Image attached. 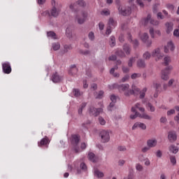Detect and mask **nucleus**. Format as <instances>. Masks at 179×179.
I'll use <instances>...</instances> for the list:
<instances>
[{
    "label": "nucleus",
    "mask_w": 179,
    "mask_h": 179,
    "mask_svg": "<svg viewBox=\"0 0 179 179\" xmlns=\"http://www.w3.org/2000/svg\"><path fill=\"white\" fill-rule=\"evenodd\" d=\"M108 88L110 90H114V89H117L120 93H124V96L127 97L134 94L135 92H139V88H136L134 85H132L133 90H129V85L128 84H121L118 85L117 83L108 85ZM135 90V91H134Z\"/></svg>",
    "instance_id": "1"
},
{
    "label": "nucleus",
    "mask_w": 179,
    "mask_h": 179,
    "mask_svg": "<svg viewBox=\"0 0 179 179\" xmlns=\"http://www.w3.org/2000/svg\"><path fill=\"white\" fill-rule=\"evenodd\" d=\"M131 113H134V114L130 115L131 120H135L138 118V117L139 118H143V120H152V116H150L146 113H140L139 112H138V110L135 109V108H131Z\"/></svg>",
    "instance_id": "2"
},
{
    "label": "nucleus",
    "mask_w": 179,
    "mask_h": 179,
    "mask_svg": "<svg viewBox=\"0 0 179 179\" xmlns=\"http://www.w3.org/2000/svg\"><path fill=\"white\" fill-rule=\"evenodd\" d=\"M51 5L52 8L50 10V15L53 16V17H57L61 12V9L59 8L61 4L57 3L55 0H52Z\"/></svg>",
    "instance_id": "3"
},
{
    "label": "nucleus",
    "mask_w": 179,
    "mask_h": 179,
    "mask_svg": "<svg viewBox=\"0 0 179 179\" xmlns=\"http://www.w3.org/2000/svg\"><path fill=\"white\" fill-rule=\"evenodd\" d=\"M141 22L144 24V26H148L149 23L152 26H159L160 23L158 20H152V15L150 14H148L146 18L143 19Z\"/></svg>",
    "instance_id": "4"
},
{
    "label": "nucleus",
    "mask_w": 179,
    "mask_h": 179,
    "mask_svg": "<svg viewBox=\"0 0 179 179\" xmlns=\"http://www.w3.org/2000/svg\"><path fill=\"white\" fill-rule=\"evenodd\" d=\"M101 141L102 143H107L110 142V133L108 131L102 130L99 134Z\"/></svg>",
    "instance_id": "5"
},
{
    "label": "nucleus",
    "mask_w": 179,
    "mask_h": 179,
    "mask_svg": "<svg viewBox=\"0 0 179 179\" xmlns=\"http://www.w3.org/2000/svg\"><path fill=\"white\" fill-rule=\"evenodd\" d=\"M171 70H173V67L171 66H169L162 70L161 72V79H162V80H169V76L170 75V71Z\"/></svg>",
    "instance_id": "6"
},
{
    "label": "nucleus",
    "mask_w": 179,
    "mask_h": 179,
    "mask_svg": "<svg viewBox=\"0 0 179 179\" xmlns=\"http://www.w3.org/2000/svg\"><path fill=\"white\" fill-rule=\"evenodd\" d=\"M118 10L120 13V15H122V16H128L132 13V10L131 9V7H118Z\"/></svg>",
    "instance_id": "7"
},
{
    "label": "nucleus",
    "mask_w": 179,
    "mask_h": 179,
    "mask_svg": "<svg viewBox=\"0 0 179 179\" xmlns=\"http://www.w3.org/2000/svg\"><path fill=\"white\" fill-rule=\"evenodd\" d=\"M2 71L3 73L9 75L12 72V67L10 66V63L9 62H5L2 63Z\"/></svg>",
    "instance_id": "8"
},
{
    "label": "nucleus",
    "mask_w": 179,
    "mask_h": 179,
    "mask_svg": "<svg viewBox=\"0 0 179 179\" xmlns=\"http://www.w3.org/2000/svg\"><path fill=\"white\" fill-rule=\"evenodd\" d=\"M64 80V77L62 76H59L57 72H55L52 75V80L53 83H59V82Z\"/></svg>",
    "instance_id": "9"
},
{
    "label": "nucleus",
    "mask_w": 179,
    "mask_h": 179,
    "mask_svg": "<svg viewBox=\"0 0 179 179\" xmlns=\"http://www.w3.org/2000/svg\"><path fill=\"white\" fill-rule=\"evenodd\" d=\"M101 113H103V108H95L94 107L90 108V114L91 115H94V117H97Z\"/></svg>",
    "instance_id": "10"
},
{
    "label": "nucleus",
    "mask_w": 179,
    "mask_h": 179,
    "mask_svg": "<svg viewBox=\"0 0 179 179\" xmlns=\"http://www.w3.org/2000/svg\"><path fill=\"white\" fill-rule=\"evenodd\" d=\"M152 56L154 57V58H157L156 59V61L158 59H162V58L164 57V55L160 52V48H157L153 50L152 52Z\"/></svg>",
    "instance_id": "11"
},
{
    "label": "nucleus",
    "mask_w": 179,
    "mask_h": 179,
    "mask_svg": "<svg viewBox=\"0 0 179 179\" xmlns=\"http://www.w3.org/2000/svg\"><path fill=\"white\" fill-rule=\"evenodd\" d=\"M80 15L82 17H77V21L78 24H83V23H85V22L86 21V19H87V12L82 11Z\"/></svg>",
    "instance_id": "12"
},
{
    "label": "nucleus",
    "mask_w": 179,
    "mask_h": 179,
    "mask_svg": "<svg viewBox=\"0 0 179 179\" xmlns=\"http://www.w3.org/2000/svg\"><path fill=\"white\" fill-rule=\"evenodd\" d=\"M48 145H50V139L47 137V136H45L41 140L40 142L38 143L39 148H41V146H46V148H48Z\"/></svg>",
    "instance_id": "13"
},
{
    "label": "nucleus",
    "mask_w": 179,
    "mask_h": 179,
    "mask_svg": "<svg viewBox=\"0 0 179 179\" xmlns=\"http://www.w3.org/2000/svg\"><path fill=\"white\" fill-rule=\"evenodd\" d=\"M141 38L143 43L147 44V47H150V45H152V41H148L149 39V35H148V34L144 33L143 36H141Z\"/></svg>",
    "instance_id": "14"
},
{
    "label": "nucleus",
    "mask_w": 179,
    "mask_h": 179,
    "mask_svg": "<svg viewBox=\"0 0 179 179\" xmlns=\"http://www.w3.org/2000/svg\"><path fill=\"white\" fill-rule=\"evenodd\" d=\"M79 141H80V137L76 134H73L71 136V142L73 146H78L79 143Z\"/></svg>",
    "instance_id": "15"
},
{
    "label": "nucleus",
    "mask_w": 179,
    "mask_h": 179,
    "mask_svg": "<svg viewBox=\"0 0 179 179\" xmlns=\"http://www.w3.org/2000/svg\"><path fill=\"white\" fill-rule=\"evenodd\" d=\"M168 139L170 142H176L177 141V134L174 131H171L168 134Z\"/></svg>",
    "instance_id": "16"
},
{
    "label": "nucleus",
    "mask_w": 179,
    "mask_h": 179,
    "mask_svg": "<svg viewBox=\"0 0 179 179\" xmlns=\"http://www.w3.org/2000/svg\"><path fill=\"white\" fill-rule=\"evenodd\" d=\"M174 26V24L171 22H166L165 24V27H166V32L167 34H170L171 31H173V27Z\"/></svg>",
    "instance_id": "17"
},
{
    "label": "nucleus",
    "mask_w": 179,
    "mask_h": 179,
    "mask_svg": "<svg viewBox=\"0 0 179 179\" xmlns=\"http://www.w3.org/2000/svg\"><path fill=\"white\" fill-rule=\"evenodd\" d=\"M138 128H140L141 129H146V124H145V123H142V122H136L133 125L132 129L135 130Z\"/></svg>",
    "instance_id": "18"
},
{
    "label": "nucleus",
    "mask_w": 179,
    "mask_h": 179,
    "mask_svg": "<svg viewBox=\"0 0 179 179\" xmlns=\"http://www.w3.org/2000/svg\"><path fill=\"white\" fill-rule=\"evenodd\" d=\"M76 5H78L79 6H86V3L83 0H78L76 3L71 4L69 8L71 9V10H73L75 9V7Z\"/></svg>",
    "instance_id": "19"
},
{
    "label": "nucleus",
    "mask_w": 179,
    "mask_h": 179,
    "mask_svg": "<svg viewBox=\"0 0 179 179\" xmlns=\"http://www.w3.org/2000/svg\"><path fill=\"white\" fill-rule=\"evenodd\" d=\"M175 48L176 47L174 46V44H173V42L170 41L168 43L166 46H164V52H169V50L174 51Z\"/></svg>",
    "instance_id": "20"
},
{
    "label": "nucleus",
    "mask_w": 179,
    "mask_h": 179,
    "mask_svg": "<svg viewBox=\"0 0 179 179\" xmlns=\"http://www.w3.org/2000/svg\"><path fill=\"white\" fill-rule=\"evenodd\" d=\"M78 68L76 67V65L73 64L71 66L70 69L69 71V75H72L73 76H75L76 73H78Z\"/></svg>",
    "instance_id": "21"
},
{
    "label": "nucleus",
    "mask_w": 179,
    "mask_h": 179,
    "mask_svg": "<svg viewBox=\"0 0 179 179\" xmlns=\"http://www.w3.org/2000/svg\"><path fill=\"white\" fill-rule=\"evenodd\" d=\"M157 145V140L156 139H149L147 141V146L150 148H155Z\"/></svg>",
    "instance_id": "22"
},
{
    "label": "nucleus",
    "mask_w": 179,
    "mask_h": 179,
    "mask_svg": "<svg viewBox=\"0 0 179 179\" xmlns=\"http://www.w3.org/2000/svg\"><path fill=\"white\" fill-rule=\"evenodd\" d=\"M131 108L140 110L142 114L145 113V108L142 106V104H141V103H136L134 106L131 107Z\"/></svg>",
    "instance_id": "23"
},
{
    "label": "nucleus",
    "mask_w": 179,
    "mask_h": 179,
    "mask_svg": "<svg viewBox=\"0 0 179 179\" xmlns=\"http://www.w3.org/2000/svg\"><path fill=\"white\" fill-rule=\"evenodd\" d=\"M88 159L90 162H92V163H96V162H97V157H96V155L93 152L88 153Z\"/></svg>",
    "instance_id": "24"
},
{
    "label": "nucleus",
    "mask_w": 179,
    "mask_h": 179,
    "mask_svg": "<svg viewBox=\"0 0 179 179\" xmlns=\"http://www.w3.org/2000/svg\"><path fill=\"white\" fill-rule=\"evenodd\" d=\"M153 87L155 89L156 93H160L162 92V84L159 83H153Z\"/></svg>",
    "instance_id": "25"
},
{
    "label": "nucleus",
    "mask_w": 179,
    "mask_h": 179,
    "mask_svg": "<svg viewBox=\"0 0 179 179\" xmlns=\"http://www.w3.org/2000/svg\"><path fill=\"white\" fill-rule=\"evenodd\" d=\"M178 150H179L178 147L174 145H171L169 147V152H171V153H173L174 155L178 153Z\"/></svg>",
    "instance_id": "26"
},
{
    "label": "nucleus",
    "mask_w": 179,
    "mask_h": 179,
    "mask_svg": "<svg viewBox=\"0 0 179 179\" xmlns=\"http://www.w3.org/2000/svg\"><path fill=\"white\" fill-rule=\"evenodd\" d=\"M94 176H95V177H97V178H103V177H104V173H103V172L99 171L98 169H94Z\"/></svg>",
    "instance_id": "27"
},
{
    "label": "nucleus",
    "mask_w": 179,
    "mask_h": 179,
    "mask_svg": "<svg viewBox=\"0 0 179 179\" xmlns=\"http://www.w3.org/2000/svg\"><path fill=\"white\" fill-rule=\"evenodd\" d=\"M73 93L75 97H80L83 94V92H80V90L76 88L73 89Z\"/></svg>",
    "instance_id": "28"
},
{
    "label": "nucleus",
    "mask_w": 179,
    "mask_h": 179,
    "mask_svg": "<svg viewBox=\"0 0 179 179\" xmlns=\"http://www.w3.org/2000/svg\"><path fill=\"white\" fill-rule=\"evenodd\" d=\"M123 50L127 55H129V54H131V48L129 47V45L124 44L123 45Z\"/></svg>",
    "instance_id": "29"
},
{
    "label": "nucleus",
    "mask_w": 179,
    "mask_h": 179,
    "mask_svg": "<svg viewBox=\"0 0 179 179\" xmlns=\"http://www.w3.org/2000/svg\"><path fill=\"white\" fill-rule=\"evenodd\" d=\"M137 66L138 68H145L146 66V64L145 63L143 59H140L137 62Z\"/></svg>",
    "instance_id": "30"
},
{
    "label": "nucleus",
    "mask_w": 179,
    "mask_h": 179,
    "mask_svg": "<svg viewBox=\"0 0 179 179\" xmlns=\"http://www.w3.org/2000/svg\"><path fill=\"white\" fill-rule=\"evenodd\" d=\"M68 171H76V174H80V169H79V168H72V166L69 165L68 166Z\"/></svg>",
    "instance_id": "31"
},
{
    "label": "nucleus",
    "mask_w": 179,
    "mask_h": 179,
    "mask_svg": "<svg viewBox=\"0 0 179 179\" xmlns=\"http://www.w3.org/2000/svg\"><path fill=\"white\" fill-rule=\"evenodd\" d=\"M108 24V27H115V26H117V22H115L113 18L109 19Z\"/></svg>",
    "instance_id": "32"
},
{
    "label": "nucleus",
    "mask_w": 179,
    "mask_h": 179,
    "mask_svg": "<svg viewBox=\"0 0 179 179\" xmlns=\"http://www.w3.org/2000/svg\"><path fill=\"white\" fill-rule=\"evenodd\" d=\"M128 37L129 40L133 42L134 47H138V45H139V42L138 41V40L135 39L134 41H132V36H131V34H128Z\"/></svg>",
    "instance_id": "33"
},
{
    "label": "nucleus",
    "mask_w": 179,
    "mask_h": 179,
    "mask_svg": "<svg viewBox=\"0 0 179 179\" xmlns=\"http://www.w3.org/2000/svg\"><path fill=\"white\" fill-rule=\"evenodd\" d=\"M146 92H148V88L144 87L141 92H140V99H145V96H146Z\"/></svg>",
    "instance_id": "34"
},
{
    "label": "nucleus",
    "mask_w": 179,
    "mask_h": 179,
    "mask_svg": "<svg viewBox=\"0 0 179 179\" xmlns=\"http://www.w3.org/2000/svg\"><path fill=\"white\" fill-rule=\"evenodd\" d=\"M146 108H148V110H150V111H151V113H155V111L156 110L155 106H153V105H152L150 102H148L147 103Z\"/></svg>",
    "instance_id": "35"
},
{
    "label": "nucleus",
    "mask_w": 179,
    "mask_h": 179,
    "mask_svg": "<svg viewBox=\"0 0 179 179\" xmlns=\"http://www.w3.org/2000/svg\"><path fill=\"white\" fill-rule=\"evenodd\" d=\"M60 47H61V45H59V43H52V48H53L54 51H58V50H59Z\"/></svg>",
    "instance_id": "36"
},
{
    "label": "nucleus",
    "mask_w": 179,
    "mask_h": 179,
    "mask_svg": "<svg viewBox=\"0 0 179 179\" xmlns=\"http://www.w3.org/2000/svg\"><path fill=\"white\" fill-rule=\"evenodd\" d=\"M170 162L173 166H176V164H177V159H176V156H170Z\"/></svg>",
    "instance_id": "37"
},
{
    "label": "nucleus",
    "mask_w": 179,
    "mask_h": 179,
    "mask_svg": "<svg viewBox=\"0 0 179 179\" xmlns=\"http://www.w3.org/2000/svg\"><path fill=\"white\" fill-rule=\"evenodd\" d=\"M110 47H114L115 45V37L113 36L110 38Z\"/></svg>",
    "instance_id": "38"
},
{
    "label": "nucleus",
    "mask_w": 179,
    "mask_h": 179,
    "mask_svg": "<svg viewBox=\"0 0 179 179\" xmlns=\"http://www.w3.org/2000/svg\"><path fill=\"white\" fill-rule=\"evenodd\" d=\"M150 57H152V55L149 52H145L143 55V58H144V59H150Z\"/></svg>",
    "instance_id": "39"
},
{
    "label": "nucleus",
    "mask_w": 179,
    "mask_h": 179,
    "mask_svg": "<svg viewBox=\"0 0 179 179\" xmlns=\"http://www.w3.org/2000/svg\"><path fill=\"white\" fill-rule=\"evenodd\" d=\"M87 103H83L81 104V106H80L79 109H78V114H82L83 111V108H85V107H86Z\"/></svg>",
    "instance_id": "40"
},
{
    "label": "nucleus",
    "mask_w": 179,
    "mask_h": 179,
    "mask_svg": "<svg viewBox=\"0 0 179 179\" xmlns=\"http://www.w3.org/2000/svg\"><path fill=\"white\" fill-rule=\"evenodd\" d=\"M48 37H51L52 38H57L56 34L54 33V31H49L47 33Z\"/></svg>",
    "instance_id": "41"
},
{
    "label": "nucleus",
    "mask_w": 179,
    "mask_h": 179,
    "mask_svg": "<svg viewBox=\"0 0 179 179\" xmlns=\"http://www.w3.org/2000/svg\"><path fill=\"white\" fill-rule=\"evenodd\" d=\"M164 61L165 66H167V65H169V64L170 63V61H171V59L170 58V57L167 56L164 57Z\"/></svg>",
    "instance_id": "42"
},
{
    "label": "nucleus",
    "mask_w": 179,
    "mask_h": 179,
    "mask_svg": "<svg viewBox=\"0 0 179 179\" xmlns=\"http://www.w3.org/2000/svg\"><path fill=\"white\" fill-rule=\"evenodd\" d=\"M115 54L118 55V57H125V53L122 50H117Z\"/></svg>",
    "instance_id": "43"
},
{
    "label": "nucleus",
    "mask_w": 179,
    "mask_h": 179,
    "mask_svg": "<svg viewBox=\"0 0 179 179\" xmlns=\"http://www.w3.org/2000/svg\"><path fill=\"white\" fill-rule=\"evenodd\" d=\"M64 48V52H68L69 50H72V46L71 45H65Z\"/></svg>",
    "instance_id": "44"
},
{
    "label": "nucleus",
    "mask_w": 179,
    "mask_h": 179,
    "mask_svg": "<svg viewBox=\"0 0 179 179\" xmlns=\"http://www.w3.org/2000/svg\"><path fill=\"white\" fill-rule=\"evenodd\" d=\"M136 170H137L138 171H142V170H143V166H142L141 164H136Z\"/></svg>",
    "instance_id": "45"
},
{
    "label": "nucleus",
    "mask_w": 179,
    "mask_h": 179,
    "mask_svg": "<svg viewBox=\"0 0 179 179\" xmlns=\"http://www.w3.org/2000/svg\"><path fill=\"white\" fill-rule=\"evenodd\" d=\"M141 73H134L131 76V79H136L138 78H141Z\"/></svg>",
    "instance_id": "46"
},
{
    "label": "nucleus",
    "mask_w": 179,
    "mask_h": 179,
    "mask_svg": "<svg viewBox=\"0 0 179 179\" xmlns=\"http://www.w3.org/2000/svg\"><path fill=\"white\" fill-rule=\"evenodd\" d=\"M159 6H160V3H156L154 5L152 8L153 13H157V8H159Z\"/></svg>",
    "instance_id": "47"
},
{
    "label": "nucleus",
    "mask_w": 179,
    "mask_h": 179,
    "mask_svg": "<svg viewBox=\"0 0 179 179\" xmlns=\"http://www.w3.org/2000/svg\"><path fill=\"white\" fill-rule=\"evenodd\" d=\"M99 122L101 125H106V120L101 117H99Z\"/></svg>",
    "instance_id": "48"
},
{
    "label": "nucleus",
    "mask_w": 179,
    "mask_h": 179,
    "mask_svg": "<svg viewBox=\"0 0 179 179\" xmlns=\"http://www.w3.org/2000/svg\"><path fill=\"white\" fill-rule=\"evenodd\" d=\"M103 96H104V92L99 91L98 95L96 96V99H103Z\"/></svg>",
    "instance_id": "49"
},
{
    "label": "nucleus",
    "mask_w": 179,
    "mask_h": 179,
    "mask_svg": "<svg viewBox=\"0 0 179 179\" xmlns=\"http://www.w3.org/2000/svg\"><path fill=\"white\" fill-rule=\"evenodd\" d=\"M101 15L103 16H108V15H110V11L108 10H103L101 12Z\"/></svg>",
    "instance_id": "50"
},
{
    "label": "nucleus",
    "mask_w": 179,
    "mask_h": 179,
    "mask_svg": "<svg viewBox=\"0 0 179 179\" xmlns=\"http://www.w3.org/2000/svg\"><path fill=\"white\" fill-rule=\"evenodd\" d=\"M134 62H135V57H131L129 60L128 66H132V64H134Z\"/></svg>",
    "instance_id": "51"
},
{
    "label": "nucleus",
    "mask_w": 179,
    "mask_h": 179,
    "mask_svg": "<svg viewBox=\"0 0 179 179\" xmlns=\"http://www.w3.org/2000/svg\"><path fill=\"white\" fill-rule=\"evenodd\" d=\"M113 31V29L111 28V27H108L106 31V34L107 36H110V34L112 33Z\"/></svg>",
    "instance_id": "52"
},
{
    "label": "nucleus",
    "mask_w": 179,
    "mask_h": 179,
    "mask_svg": "<svg viewBox=\"0 0 179 179\" xmlns=\"http://www.w3.org/2000/svg\"><path fill=\"white\" fill-rule=\"evenodd\" d=\"M88 37L90 38V40H91V41H93V40H94V33L93 32H90L88 34Z\"/></svg>",
    "instance_id": "53"
},
{
    "label": "nucleus",
    "mask_w": 179,
    "mask_h": 179,
    "mask_svg": "<svg viewBox=\"0 0 179 179\" xmlns=\"http://www.w3.org/2000/svg\"><path fill=\"white\" fill-rule=\"evenodd\" d=\"M129 80V75H126L122 78L121 82H122L124 83L127 82V80Z\"/></svg>",
    "instance_id": "54"
},
{
    "label": "nucleus",
    "mask_w": 179,
    "mask_h": 179,
    "mask_svg": "<svg viewBox=\"0 0 179 179\" xmlns=\"http://www.w3.org/2000/svg\"><path fill=\"white\" fill-rule=\"evenodd\" d=\"M80 169H82V170H84L85 171H86L87 170V166H86V164L85 163H81L80 165Z\"/></svg>",
    "instance_id": "55"
},
{
    "label": "nucleus",
    "mask_w": 179,
    "mask_h": 179,
    "mask_svg": "<svg viewBox=\"0 0 179 179\" xmlns=\"http://www.w3.org/2000/svg\"><path fill=\"white\" fill-rule=\"evenodd\" d=\"M114 106H115V102H111L109 106L108 107V110L109 111H113V107H114Z\"/></svg>",
    "instance_id": "56"
},
{
    "label": "nucleus",
    "mask_w": 179,
    "mask_h": 179,
    "mask_svg": "<svg viewBox=\"0 0 179 179\" xmlns=\"http://www.w3.org/2000/svg\"><path fill=\"white\" fill-rule=\"evenodd\" d=\"M66 34L67 37H69V38L72 37V32H71V31L69 30V28H67L66 29Z\"/></svg>",
    "instance_id": "57"
},
{
    "label": "nucleus",
    "mask_w": 179,
    "mask_h": 179,
    "mask_svg": "<svg viewBox=\"0 0 179 179\" xmlns=\"http://www.w3.org/2000/svg\"><path fill=\"white\" fill-rule=\"evenodd\" d=\"M150 150V147L148 146V147H143L141 150V152H143V153H146V152Z\"/></svg>",
    "instance_id": "58"
},
{
    "label": "nucleus",
    "mask_w": 179,
    "mask_h": 179,
    "mask_svg": "<svg viewBox=\"0 0 179 179\" xmlns=\"http://www.w3.org/2000/svg\"><path fill=\"white\" fill-rule=\"evenodd\" d=\"M118 70V65H115L113 68H112L110 71V73H114L115 71Z\"/></svg>",
    "instance_id": "59"
},
{
    "label": "nucleus",
    "mask_w": 179,
    "mask_h": 179,
    "mask_svg": "<svg viewBox=\"0 0 179 179\" xmlns=\"http://www.w3.org/2000/svg\"><path fill=\"white\" fill-rule=\"evenodd\" d=\"M150 34L152 38H155V29L153 28L150 29Z\"/></svg>",
    "instance_id": "60"
},
{
    "label": "nucleus",
    "mask_w": 179,
    "mask_h": 179,
    "mask_svg": "<svg viewBox=\"0 0 179 179\" xmlns=\"http://www.w3.org/2000/svg\"><path fill=\"white\" fill-rule=\"evenodd\" d=\"M166 8L167 9H169V10H174V5L173 4H167L166 5Z\"/></svg>",
    "instance_id": "61"
},
{
    "label": "nucleus",
    "mask_w": 179,
    "mask_h": 179,
    "mask_svg": "<svg viewBox=\"0 0 179 179\" xmlns=\"http://www.w3.org/2000/svg\"><path fill=\"white\" fill-rule=\"evenodd\" d=\"M99 30H104V23H103L102 22L99 23Z\"/></svg>",
    "instance_id": "62"
},
{
    "label": "nucleus",
    "mask_w": 179,
    "mask_h": 179,
    "mask_svg": "<svg viewBox=\"0 0 179 179\" xmlns=\"http://www.w3.org/2000/svg\"><path fill=\"white\" fill-rule=\"evenodd\" d=\"M176 113V110L174 109H171L170 110L167 111V115H173Z\"/></svg>",
    "instance_id": "63"
},
{
    "label": "nucleus",
    "mask_w": 179,
    "mask_h": 179,
    "mask_svg": "<svg viewBox=\"0 0 179 179\" xmlns=\"http://www.w3.org/2000/svg\"><path fill=\"white\" fill-rule=\"evenodd\" d=\"M157 157H162L163 156V153L160 151V150H157L156 152Z\"/></svg>",
    "instance_id": "64"
}]
</instances>
